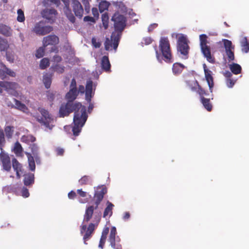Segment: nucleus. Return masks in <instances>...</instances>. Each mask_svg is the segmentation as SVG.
Wrapping results in <instances>:
<instances>
[{
  "mask_svg": "<svg viewBox=\"0 0 249 249\" xmlns=\"http://www.w3.org/2000/svg\"><path fill=\"white\" fill-rule=\"evenodd\" d=\"M74 110L75 112L73 117L72 131L73 135L76 136L79 135L88 118L86 107L80 103L67 102L61 105L59 109V116L64 117Z\"/></svg>",
  "mask_w": 249,
  "mask_h": 249,
  "instance_id": "1",
  "label": "nucleus"
},
{
  "mask_svg": "<svg viewBox=\"0 0 249 249\" xmlns=\"http://www.w3.org/2000/svg\"><path fill=\"white\" fill-rule=\"evenodd\" d=\"M112 19L114 22L116 32L112 33L111 40H109L108 38L107 39L105 43L106 50H109L112 47L115 50L117 49L121 36L120 32L124 29L125 26V18L119 13H115L113 16Z\"/></svg>",
  "mask_w": 249,
  "mask_h": 249,
  "instance_id": "2",
  "label": "nucleus"
},
{
  "mask_svg": "<svg viewBox=\"0 0 249 249\" xmlns=\"http://www.w3.org/2000/svg\"><path fill=\"white\" fill-rule=\"evenodd\" d=\"M222 42L224 43L225 54L224 57L226 63L229 66L231 72L225 71L223 74L226 79V84L227 87L232 88L233 86L232 79V73H233V53L232 52V42L227 39H223Z\"/></svg>",
  "mask_w": 249,
  "mask_h": 249,
  "instance_id": "3",
  "label": "nucleus"
},
{
  "mask_svg": "<svg viewBox=\"0 0 249 249\" xmlns=\"http://www.w3.org/2000/svg\"><path fill=\"white\" fill-rule=\"evenodd\" d=\"M38 110L41 116L35 115L34 117L42 125L44 126L45 131L52 130L54 126V118L47 110L43 108L39 107Z\"/></svg>",
  "mask_w": 249,
  "mask_h": 249,
  "instance_id": "4",
  "label": "nucleus"
},
{
  "mask_svg": "<svg viewBox=\"0 0 249 249\" xmlns=\"http://www.w3.org/2000/svg\"><path fill=\"white\" fill-rule=\"evenodd\" d=\"M207 36L205 34H202L199 36L201 51L207 61L211 63H213L214 60L211 55L210 48L207 45Z\"/></svg>",
  "mask_w": 249,
  "mask_h": 249,
  "instance_id": "5",
  "label": "nucleus"
},
{
  "mask_svg": "<svg viewBox=\"0 0 249 249\" xmlns=\"http://www.w3.org/2000/svg\"><path fill=\"white\" fill-rule=\"evenodd\" d=\"M160 48L164 61L166 62H171L172 55L170 44L167 38H161L160 41Z\"/></svg>",
  "mask_w": 249,
  "mask_h": 249,
  "instance_id": "6",
  "label": "nucleus"
},
{
  "mask_svg": "<svg viewBox=\"0 0 249 249\" xmlns=\"http://www.w3.org/2000/svg\"><path fill=\"white\" fill-rule=\"evenodd\" d=\"M95 87L96 85L93 84L92 81L88 80L87 82L86 89H85L83 86H80L79 87L78 91L82 94L85 92L86 100L89 102L91 101V98L94 94Z\"/></svg>",
  "mask_w": 249,
  "mask_h": 249,
  "instance_id": "7",
  "label": "nucleus"
},
{
  "mask_svg": "<svg viewBox=\"0 0 249 249\" xmlns=\"http://www.w3.org/2000/svg\"><path fill=\"white\" fill-rule=\"evenodd\" d=\"M188 40L186 36L181 34L178 37V50L181 54L186 58L188 53L189 46L188 45Z\"/></svg>",
  "mask_w": 249,
  "mask_h": 249,
  "instance_id": "8",
  "label": "nucleus"
},
{
  "mask_svg": "<svg viewBox=\"0 0 249 249\" xmlns=\"http://www.w3.org/2000/svg\"><path fill=\"white\" fill-rule=\"evenodd\" d=\"M53 30L51 26L46 25L43 21L36 23L33 28V32L37 35L43 36L50 33Z\"/></svg>",
  "mask_w": 249,
  "mask_h": 249,
  "instance_id": "9",
  "label": "nucleus"
},
{
  "mask_svg": "<svg viewBox=\"0 0 249 249\" xmlns=\"http://www.w3.org/2000/svg\"><path fill=\"white\" fill-rule=\"evenodd\" d=\"M0 86L3 87L10 94L15 95L16 90L19 88V85L15 82L0 81Z\"/></svg>",
  "mask_w": 249,
  "mask_h": 249,
  "instance_id": "10",
  "label": "nucleus"
},
{
  "mask_svg": "<svg viewBox=\"0 0 249 249\" xmlns=\"http://www.w3.org/2000/svg\"><path fill=\"white\" fill-rule=\"evenodd\" d=\"M52 2L54 3L57 6H58L60 0H50ZM65 4V7L64 8V12L70 20V21L73 23L75 21V18L72 14L71 10L69 7V0H61Z\"/></svg>",
  "mask_w": 249,
  "mask_h": 249,
  "instance_id": "11",
  "label": "nucleus"
},
{
  "mask_svg": "<svg viewBox=\"0 0 249 249\" xmlns=\"http://www.w3.org/2000/svg\"><path fill=\"white\" fill-rule=\"evenodd\" d=\"M0 160L3 169L6 171H9L11 169L10 159L8 154L5 153L3 149H1L0 153Z\"/></svg>",
  "mask_w": 249,
  "mask_h": 249,
  "instance_id": "12",
  "label": "nucleus"
},
{
  "mask_svg": "<svg viewBox=\"0 0 249 249\" xmlns=\"http://www.w3.org/2000/svg\"><path fill=\"white\" fill-rule=\"evenodd\" d=\"M203 67L205 73V77L209 87V90L211 92H212L214 85L212 71L207 68L205 64H203Z\"/></svg>",
  "mask_w": 249,
  "mask_h": 249,
  "instance_id": "13",
  "label": "nucleus"
},
{
  "mask_svg": "<svg viewBox=\"0 0 249 249\" xmlns=\"http://www.w3.org/2000/svg\"><path fill=\"white\" fill-rule=\"evenodd\" d=\"M42 15L43 18L48 20V22L52 23L55 19L56 11L54 9H47L43 11Z\"/></svg>",
  "mask_w": 249,
  "mask_h": 249,
  "instance_id": "14",
  "label": "nucleus"
},
{
  "mask_svg": "<svg viewBox=\"0 0 249 249\" xmlns=\"http://www.w3.org/2000/svg\"><path fill=\"white\" fill-rule=\"evenodd\" d=\"M107 193V189L104 186H98L95 190V197L96 198V204L97 206L102 200L104 195Z\"/></svg>",
  "mask_w": 249,
  "mask_h": 249,
  "instance_id": "15",
  "label": "nucleus"
},
{
  "mask_svg": "<svg viewBox=\"0 0 249 249\" xmlns=\"http://www.w3.org/2000/svg\"><path fill=\"white\" fill-rule=\"evenodd\" d=\"M71 6L75 16L79 18L82 17L84 10L80 2L78 0H72Z\"/></svg>",
  "mask_w": 249,
  "mask_h": 249,
  "instance_id": "16",
  "label": "nucleus"
},
{
  "mask_svg": "<svg viewBox=\"0 0 249 249\" xmlns=\"http://www.w3.org/2000/svg\"><path fill=\"white\" fill-rule=\"evenodd\" d=\"M13 101L14 104L11 103H7V105L9 107L11 106L12 107H14L17 109L19 110L26 114L29 113V109L24 103L15 99H13Z\"/></svg>",
  "mask_w": 249,
  "mask_h": 249,
  "instance_id": "17",
  "label": "nucleus"
},
{
  "mask_svg": "<svg viewBox=\"0 0 249 249\" xmlns=\"http://www.w3.org/2000/svg\"><path fill=\"white\" fill-rule=\"evenodd\" d=\"M59 42L58 37L55 35H50L44 37L43 43L44 46L56 45Z\"/></svg>",
  "mask_w": 249,
  "mask_h": 249,
  "instance_id": "18",
  "label": "nucleus"
},
{
  "mask_svg": "<svg viewBox=\"0 0 249 249\" xmlns=\"http://www.w3.org/2000/svg\"><path fill=\"white\" fill-rule=\"evenodd\" d=\"M116 234V229L115 227H112L111 229L109 237V241L110 243V245L112 248L116 249H119V248L118 246L116 247L115 245V237Z\"/></svg>",
  "mask_w": 249,
  "mask_h": 249,
  "instance_id": "19",
  "label": "nucleus"
},
{
  "mask_svg": "<svg viewBox=\"0 0 249 249\" xmlns=\"http://www.w3.org/2000/svg\"><path fill=\"white\" fill-rule=\"evenodd\" d=\"M0 34L5 36H11L12 35V30L9 26L0 24Z\"/></svg>",
  "mask_w": 249,
  "mask_h": 249,
  "instance_id": "20",
  "label": "nucleus"
},
{
  "mask_svg": "<svg viewBox=\"0 0 249 249\" xmlns=\"http://www.w3.org/2000/svg\"><path fill=\"white\" fill-rule=\"evenodd\" d=\"M77 95V91L76 89H70V91L66 94V98L68 102L72 103Z\"/></svg>",
  "mask_w": 249,
  "mask_h": 249,
  "instance_id": "21",
  "label": "nucleus"
},
{
  "mask_svg": "<svg viewBox=\"0 0 249 249\" xmlns=\"http://www.w3.org/2000/svg\"><path fill=\"white\" fill-rule=\"evenodd\" d=\"M109 231V228L108 227H105L102 233L101 237L100 240V243L99 245V247L101 249H103V246L105 243L107 236L108 233Z\"/></svg>",
  "mask_w": 249,
  "mask_h": 249,
  "instance_id": "22",
  "label": "nucleus"
},
{
  "mask_svg": "<svg viewBox=\"0 0 249 249\" xmlns=\"http://www.w3.org/2000/svg\"><path fill=\"white\" fill-rule=\"evenodd\" d=\"M13 168L16 172L17 177L19 178H20L19 172L21 171V166L20 164L15 159L12 160Z\"/></svg>",
  "mask_w": 249,
  "mask_h": 249,
  "instance_id": "23",
  "label": "nucleus"
},
{
  "mask_svg": "<svg viewBox=\"0 0 249 249\" xmlns=\"http://www.w3.org/2000/svg\"><path fill=\"white\" fill-rule=\"evenodd\" d=\"M184 68V66L178 63H174L173 66L172 71L174 74L180 73Z\"/></svg>",
  "mask_w": 249,
  "mask_h": 249,
  "instance_id": "24",
  "label": "nucleus"
},
{
  "mask_svg": "<svg viewBox=\"0 0 249 249\" xmlns=\"http://www.w3.org/2000/svg\"><path fill=\"white\" fill-rule=\"evenodd\" d=\"M43 82L47 89H49L52 83V75L46 73L43 75Z\"/></svg>",
  "mask_w": 249,
  "mask_h": 249,
  "instance_id": "25",
  "label": "nucleus"
},
{
  "mask_svg": "<svg viewBox=\"0 0 249 249\" xmlns=\"http://www.w3.org/2000/svg\"><path fill=\"white\" fill-rule=\"evenodd\" d=\"M241 46L243 52L248 53L249 52V41L247 37H244L241 41Z\"/></svg>",
  "mask_w": 249,
  "mask_h": 249,
  "instance_id": "26",
  "label": "nucleus"
},
{
  "mask_svg": "<svg viewBox=\"0 0 249 249\" xmlns=\"http://www.w3.org/2000/svg\"><path fill=\"white\" fill-rule=\"evenodd\" d=\"M93 210V206H89L87 209L83 221L84 222H88L89 221L92 215Z\"/></svg>",
  "mask_w": 249,
  "mask_h": 249,
  "instance_id": "27",
  "label": "nucleus"
},
{
  "mask_svg": "<svg viewBox=\"0 0 249 249\" xmlns=\"http://www.w3.org/2000/svg\"><path fill=\"white\" fill-rule=\"evenodd\" d=\"M94 225L93 224H90L89 226V227L88 228V230L86 232V234L84 235L83 239L84 240V243L86 244V240H88L89 237H90V235L93 232V231L94 230Z\"/></svg>",
  "mask_w": 249,
  "mask_h": 249,
  "instance_id": "28",
  "label": "nucleus"
},
{
  "mask_svg": "<svg viewBox=\"0 0 249 249\" xmlns=\"http://www.w3.org/2000/svg\"><path fill=\"white\" fill-rule=\"evenodd\" d=\"M102 67L106 71H108L110 70V64L107 56H104L102 59Z\"/></svg>",
  "mask_w": 249,
  "mask_h": 249,
  "instance_id": "29",
  "label": "nucleus"
},
{
  "mask_svg": "<svg viewBox=\"0 0 249 249\" xmlns=\"http://www.w3.org/2000/svg\"><path fill=\"white\" fill-rule=\"evenodd\" d=\"M36 140V138L31 135H23L20 141L27 144H29L30 142H35Z\"/></svg>",
  "mask_w": 249,
  "mask_h": 249,
  "instance_id": "30",
  "label": "nucleus"
},
{
  "mask_svg": "<svg viewBox=\"0 0 249 249\" xmlns=\"http://www.w3.org/2000/svg\"><path fill=\"white\" fill-rule=\"evenodd\" d=\"M34 182V175L33 174H28L25 175L24 183L26 186L32 184Z\"/></svg>",
  "mask_w": 249,
  "mask_h": 249,
  "instance_id": "31",
  "label": "nucleus"
},
{
  "mask_svg": "<svg viewBox=\"0 0 249 249\" xmlns=\"http://www.w3.org/2000/svg\"><path fill=\"white\" fill-rule=\"evenodd\" d=\"M107 207L105 209L104 213V217H105L107 216H110L112 214V208L114 205L109 201L107 202Z\"/></svg>",
  "mask_w": 249,
  "mask_h": 249,
  "instance_id": "32",
  "label": "nucleus"
},
{
  "mask_svg": "<svg viewBox=\"0 0 249 249\" xmlns=\"http://www.w3.org/2000/svg\"><path fill=\"white\" fill-rule=\"evenodd\" d=\"M26 155L28 157L29 168L31 171H34L36 168V165L34 157L29 153H27Z\"/></svg>",
  "mask_w": 249,
  "mask_h": 249,
  "instance_id": "33",
  "label": "nucleus"
},
{
  "mask_svg": "<svg viewBox=\"0 0 249 249\" xmlns=\"http://www.w3.org/2000/svg\"><path fill=\"white\" fill-rule=\"evenodd\" d=\"M13 151L17 156H21L22 153V148L18 142L15 143Z\"/></svg>",
  "mask_w": 249,
  "mask_h": 249,
  "instance_id": "34",
  "label": "nucleus"
},
{
  "mask_svg": "<svg viewBox=\"0 0 249 249\" xmlns=\"http://www.w3.org/2000/svg\"><path fill=\"white\" fill-rule=\"evenodd\" d=\"M17 58V55L13 52L8 51L6 52V59L9 62L13 63Z\"/></svg>",
  "mask_w": 249,
  "mask_h": 249,
  "instance_id": "35",
  "label": "nucleus"
},
{
  "mask_svg": "<svg viewBox=\"0 0 249 249\" xmlns=\"http://www.w3.org/2000/svg\"><path fill=\"white\" fill-rule=\"evenodd\" d=\"M201 102L204 107L209 111H211L212 108V105L210 103V100L204 98H201Z\"/></svg>",
  "mask_w": 249,
  "mask_h": 249,
  "instance_id": "36",
  "label": "nucleus"
},
{
  "mask_svg": "<svg viewBox=\"0 0 249 249\" xmlns=\"http://www.w3.org/2000/svg\"><path fill=\"white\" fill-rule=\"evenodd\" d=\"M9 47V44L7 40L0 37V51H4Z\"/></svg>",
  "mask_w": 249,
  "mask_h": 249,
  "instance_id": "37",
  "label": "nucleus"
},
{
  "mask_svg": "<svg viewBox=\"0 0 249 249\" xmlns=\"http://www.w3.org/2000/svg\"><path fill=\"white\" fill-rule=\"evenodd\" d=\"M50 65L49 60L47 58H44L42 59L40 62L39 64V68L44 70L47 67H48Z\"/></svg>",
  "mask_w": 249,
  "mask_h": 249,
  "instance_id": "38",
  "label": "nucleus"
},
{
  "mask_svg": "<svg viewBox=\"0 0 249 249\" xmlns=\"http://www.w3.org/2000/svg\"><path fill=\"white\" fill-rule=\"evenodd\" d=\"M109 5V3L107 1H101L99 5V8L100 12H103L104 11L107 10Z\"/></svg>",
  "mask_w": 249,
  "mask_h": 249,
  "instance_id": "39",
  "label": "nucleus"
},
{
  "mask_svg": "<svg viewBox=\"0 0 249 249\" xmlns=\"http://www.w3.org/2000/svg\"><path fill=\"white\" fill-rule=\"evenodd\" d=\"M14 127L7 126L5 128L6 136L8 138H11L14 132Z\"/></svg>",
  "mask_w": 249,
  "mask_h": 249,
  "instance_id": "40",
  "label": "nucleus"
},
{
  "mask_svg": "<svg viewBox=\"0 0 249 249\" xmlns=\"http://www.w3.org/2000/svg\"><path fill=\"white\" fill-rule=\"evenodd\" d=\"M31 148L33 153V154L34 155L36 161L37 162L38 159V158L37 156V154L38 151V147L36 144H33L31 146Z\"/></svg>",
  "mask_w": 249,
  "mask_h": 249,
  "instance_id": "41",
  "label": "nucleus"
},
{
  "mask_svg": "<svg viewBox=\"0 0 249 249\" xmlns=\"http://www.w3.org/2000/svg\"><path fill=\"white\" fill-rule=\"evenodd\" d=\"M17 20L18 22H23L25 20V17L23 11L21 9H18L17 11Z\"/></svg>",
  "mask_w": 249,
  "mask_h": 249,
  "instance_id": "42",
  "label": "nucleus"
},
{
  "mask_svg": "<svg viewBox=\"0 0 249 249\" xmlns=\"http://www.w3.org/2000/svg\"><path fill=\"white\" fill-rule=\"evenodd\" d=\"M6 77V67L1 64L0 65V78L3 79Z\"/></svg>",
  "mask_w": 249,
  "mask_h": 249,
  "instance_id": "43",
  "label": "nucleus"
},
{
  "mask_svg": "<svg viewBox=\"0 0 249 249\" xmlns=\"http://www.w3.org/2000/svg\"><path fill=\"white\" fill-rule=\"evenodd\" d=\"M44 50L43 48H39L36 52V56L37 58H40L44 55Z\"/></svg>",
  "mask_w": 249,
  "mask_h": 249,
  "instance_id": "44",
  "label": "nucleus"
},
{
  "mask_svg": "<svg viewBox=\"0 0 249 249\" xmlns=\"http://www.w3.org/2000/svg\"><path fill=\"white\" fill-rule=\"evenodd\" d=\"M5 142L4 133L2 130H0V149L1 150Z\"/></svg>",
  "mask_w": 249,
  "mask_h": 249,
  "instance_id": "45",
  "label": "nucleus"
},
{
  "mask_svg": "<svg viewBox=\"0 0 249 249\" xmlns=\"http://www.w3.org/2000/svg\"><path fill=\"white\" fill-rule=\"evenodd\" d=\"M90 179V178L88 176H84L80 180H79V183L82 184H86L88 183Z\"/></svg>",
  "mask_w": 249,
  "mask_h": 249,
  "instance_id": "46",
  "label": "nucleus"
},
{
  "mask_svg": "<svg viewBox=\"0 0 249 249\" xmlns=\"http://www.w3.org/2000/svg\"><path fill=\"white\" fill-rule=\"evenodd\" d=\"M242 68L240 65L234 63V74H238L241 72Z\"/></svg>",
  "mask_w": 249,
  "mask_h": 249,
  "instance_id": "47",
  "label": "nucleus"
},
{
  "mask_svg": "<svg viewBox=\"0 0 249 249\" xmlns=\"http://www.w3.org/2000/svg\"><path fill=\"white\" fill-rule=\"evenodd\" d=\"M54 70L55 71L58 73H61L64 71V67L61 65H56L54 68Z\"/></svg>",
  "mask_w": 249,
  "mask_h": 249,
  "instance_id": "48",
  "label": "nucleus"
},
{
  "mask_svg": "<svg viewBox=\"0 0 249 249\" xmlns=\"http://www.w3.org/2000/svg\"><path fill=\"white\" fill-rule=\"evenodd\" d=\"M21 195L24 197H28L29 196V193L27 189L23 188L21 191Z\"/></svg>",
  "mask_w": 249,
  "mask_h": 249,
  "instance_id": "49",
  "label": "nucleus"
},
{
  "mask_svg": "<svg viewBox=\"0 0 249 249\" xmlns=\"http://www.w3.org/2000/svg\"><path fill=\"white\" fill-rule=\"evenodd\" d=\"M6 74H8L12 77H15L16 75V72L15 71L6 67Z\"/></svg>",
  "mask_w": 249,
  "mask_h": 249,
  "instance_id": "50",
  "label": "nucleus"
},
{
  "mask_svg": "<svg viewBox=\"0 0 249 249\" xmlns=\"http://www.w3.org/2000/svg\"><path fill=\"white\" fill-rule=\"evenodd\" d=\"M157 26L158 24L157 23H152L150 24L148 27V32L149 33L152 32L154 29L157 27Z\"/></svg>",
  "mask_w": 249,
  "mask_h": 249,
  "instance_id": "51",
  "label": "nucleus"
},
{
  "mask_svg": "<svg viewBox=\"0 0 249 249\" xmlns=\"http://www.w3.org/2000/svg\"><path fill=\"white\" fill-rule=\"evenodd\" d=\"M152 41V40L150 37H145L143 38V42L142 43L145 45H149L151 43Z\"/></svg>",
  "mask_w": 249,
  "mask_h": 249,
  "instance_id": "52",
  "label": "nucleus"
},
{
  "mask_svg": "<svg viewBox=\"0 0 249 249\" xmlns=\"http://www.w3.org/2000/svg\"><path fill=\"white\" fill-rule=\"evenodd\" d=\"M92 44L95 48H99L100 46V43L97 41L96 39L95 38H92Z\"/></svg>",
  "mask_w": 249,
  "mask_h": 249,
  "instance_id": "53",
  "label": "nucleus"
},
{
  "mask_svg": "<svg viewBox=\"0 0 249 249\" xmlns=\"http://www.w3.org/2000/svg\"><path fill=\"white\" fill-rule=\"evenodd\" d=\"M77 193L81 196V197H85L87 195V193L86 192L83 191L81 189H78L77 191Z\"/></svg>",
  "mask_w": 249,
  "mask_h": 249,
  "instance_id": "54",
  "label": "nucleus"
},
{
  "mask_svg": "<svg viewBox=\"0 0 249 249\" xmlns=\"http://www.w3.org/2000/svg\"><path fill=\"white\" fill-rule=\"evenodd\" d=\"M76 82L74 79H72L71 82L70 89H76Z\"/></svg>",
  "mask_w": 249,
  "mask_h": 249,
  "instance_id": "55",
  "label": "nucleus"
},
{
  "mask_svg": "<svg viewBox=\"0 0 249 249\" xmlns=\"http://www.w3.org/2000/svg\"><path fill=\"white\" fill-rule=\"evenodd\" d=\"M56 151L58 155H62L64 152V149L61 148H56Z\"/></svg>",
  "mask_w": 249,
  "mask_h": 249,
  "instance_id": "56",
  "label": "nucleus"
},
{
  "mask_svg": "<svg viewBox=\"0 0 249 249\" xmlns=\"http://www.w3.org/2000/svg\"><path fill=\"white\" fill-rule=\"evenodd\" d=\"M102 22H108V17L107 15L104 14L102 16Z\"/></svg>",
  "mask_w": 249,
  "mask_h": 249,
  "instance_id": "57",
  "label": "nucleus"
},
{
  "mask_svg": "<svg viewBox=\"0 0 249 249\" xmlns=\"http://www.w3.org/2000/svg\"><path fill=\"white\" fill-rule=\"evenodd\" d=\"M76 196V193L73 191H71L68 194V197L70 199H73Z\"/></svg>",
  "mask_w": 249,
  "mask_h": 249,
  "instance_id": "58",
  "label": "nucleus"
},
{
  "mask_svg": "<svg viewBox=\"0 0 249 249\" xmlns=\"http://www.w3.org/2000/svg\"><path fill=\"white\" fill-rule=\"evenodd\" d=\"M92 14H93V16L95 17H98L99 14H98V10H97V8H92Z\"/></svg>",
  "mask_w": 249,
  "mask_h": 249,
  "instance_id": "59",
  "label": "nucleus"
},
{
  "mask_svg": "<svg viewBox=\"0 0 249 249\" xmlns=\"http://www.w3.org/2000/svg\"><path fill=\"white\" fill-rule=\"evenodd\" d=\"M84 20L85 21H94V19L92 17L89 16H86L84 17Z\"/></svg>",
  "mask_w": 249,
  "mask_h": 249,
  "instance_id": "60",
  "label": "nucleus"
},
{
  "mask_svg": "<svg viewBox=\"0 0 249 249\" xmlns=\"http://www.w3.org/2000/svg\"><path fill=\"white\" fill-rule=\"evenodd\" d=\"M53 60H54V61L58 62L61 61V58L59 56L56 55L54 56Z\"/></svg>",
  "mask_w": 249,
  "mask_h": 249,
  "instance_id": "61",
  "label": "nucleus"
},
{
  "mask_svg": "<svg viewBox=\"0 0 249 249\" xmlns=\"http://www.w3.org/2000/svg\"><path fill=\"white\" fill-rule=\"evenodd\" d=\"M53 96H54V94L53 93L49 92L48 93V99H50V100H53Z\"/></svg>",
  "mask_w": 249,
  "mask_h": 249,
  "instance_id": "62",
  "label": "nucleus"
},
{
  "mask_svg": "<svg viewBox=\"0 0 249 249\" xmlns=\"http://www.w3.org/2000/svg\"><path fill=\"white\" fill-rule=\"evenodd\" d=\"M130 217V214L128 212H126L125 213L124 216H123V219L124 220H126V219H128Z\"/></svg>",
  "mask_w": 249,
  "mask_h": 249,
  "instance_id": "63",
  "label": "nucleus"
},
{
  "mask_svg": "<svg viewBox=\"0 0 249 249\" xmlns=\"http://www.w3.org/2000/svg\"><path fill=\"white\" fill-rule=\"evenodd\" d=\"M156 56H157V58L159 62H161L162 56H160V55L158 53L157 51H156Z\"/></svg>",
  "mask_w": 249,
  "mask_h": 249,
  "instance_id": "64",
  "label": "nucleus"
}]
</instances>
